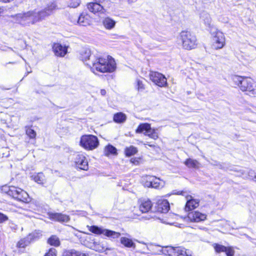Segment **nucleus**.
Returning a JSON list of instances; mask_svg holds the SVG:
<instances>
[{
	"mask_svg": "<svg viewBox=\"0 0 256 256\" xmlns=\"http://www.w3.org/2000/svg\"><path fill=\"white\" fill-rule=\"evenodd\" d=\"M49 216L51 220L59 222H66L70 220L68 216L61 213H50Z\"/></svg>",
	"mask_w": 256,
	"mask_h": 256,
	"instance_id": "13",
	"label": "nucleus"
},
{
	"mask_svg": "<svg viewBox=\"0 0 256 256\" xmlns=\"http://www.w3.org/2000/svg\"><path fill=\"white\" fill-rule=\"evenodd\" d=\"M232 79L234 83L238 85L242 92H248V94L250 95L256 94L254 80L252 78L234 76Z\"/></svg>",
	"mask_w": 256,
	"mask_h": 256,
	"instance_id": "3",
	"label": "nucleus"
},
{
	"mask_svg": "<svg viewBox=\"0 0 256 256\" xmlns=\"http://www.w3.org/2000/svg\"><path fill=\"white\" fill-rule=\"evenodd\" d=\"M120 243L124 246L127 248H134L136 246L135 244L132 240L126 237H121L120 239Z\"/></svg>",
	"mask_w": 256,
	"mask_h": 256,
	"instance_id": "22",
	"label": "nucleus"
},
{
	"mask_svg": "<svg viewBox=\"0 0 256 256\" xmlns=\"http://www.w3.org/2000/svg\"><path fill=\"white\" fill-rule=\"evenodd\" d=\"M212 47L218 50L223 48L225 44V38L224 34L220 31L216 32L212 40Z\"/></svg>",
	"mask_w": 256,
	"mask_h": 256,
	"instance_id": "10",
	"label": "nucleus"
},
{
	"mask_svg": "<svg viewBox=\"0 0 256 256\" xmlns=\"http://www.w3.org/2000/svg\"><path fill=\"white\" fill-rule=\"evenodd\" d=\"M89 230L92 233L96 234H103L112 239L118 238L120 236V232L112 230L102 229L95 226H91Z\"/></svg>",
	"mask_w": 256,
	"mask_h": 256,
	"instance_id": "8",
	"label": "nucleus"
},
{
	"mask_svg": "<svg viewBox=\"0 0 256 256\" xmlns=\"http://www.w3.org/2000/svg\"><path fill=\"white\" fill-rule=\"evenodd\" d=\"M80 54V58L92 70H96L101 72H112L116 68L115 60L111 56H108L107 59L99 58L95 61L87 62V61L90 60L91 56L90 49L84 48L81 50Z\"/></svg>",
	"mask_w": 256,
	"mask_h": 256,
	"instance_id": "1",
	"label": "nucleus"
},
{
	"mask_svg": "<svg viewBox=\"0 0 256 256\" xmlns=\"http://www.w3.org/2000/svg\"><path fill=\"white\" fill-rule=\"evenodd\" d=\"M160 252L165 255L170 256H189L184 248L181 246H166L163 248Z\"/></svg>",
	"mask_w": 256,
	"mask_h": 256,
	"instance_id": "7",
	"label": "nucleus"
},
{
	"mask_svg": "<svg viewBox=\"0 0 256 256\" xmlns=\"http://www.w3.org/2000/svg\"><path fill=\"white\" fill-rule=\"evenodd\" d=\"M103 0H98L95 2H90L88 4V8L89 10L93 13L98 12H104V10L103 7L100 5V2H102Z\"/></svg>",
	"mask_w": 256,
	"mask_h": 256,
	"instance_id": "14",
	"label": "nucleus"
},
{
	"mask_svg": "<svg viewBox=\"0 0 256 256\" xmlns=\"http://www.w3.org/2000/svg\"><path fill=\"white\" fill-rule=\"evenodd\" d=\"M56 250L54 248H51L49 250L44 256H56Z\"/></svg>",
	"mask_w": 256,
	"mask_h": 256,
	"instance_id": "40",
	"label": "nucleus"
},
{
	"mask_svg": "<svg viewBox=\"0 0 256 256\" xmlns=\"http://www.w3.org/2000/svg\"><path fill=\"white\" fill-rule=\"evenodd\" d=\"M214 248L216 252L218 253L224 252L226 250V246L218 244H214Z\"/></svg>",
	"mask_w": 256,
	"mask_h": 256,
	"instance_id": "37",
	"label": "nucleus"
},
{
	"mask_svg": "<svg viewBox=\"0 0 256 256\" xmlns=\"http://www.w3.org/2000/svg\"><path fill=\"white\" fill-rule=\"evenodd\" d=\"M136 162L138 163V161H137V160H136Z\"/></svg>",
	"mask_w": 256,
	"mask_h": 256,
	"instance_id": "49",
	"label": "nucleus"
},
{
	"mask_svg": "<svg viewBox=\"0 0 256 256\" xmlns=\"http://www.w3.org/2000/svg\"><path fill=\"white\" fill-rule=\"evenodd\" d=\"M226 250L224 252L227 256H233L234 254V250L232 247H226Z\"/></svg>",
	"mask_w": 256,
	"mask_h": 256,
	"instance_id": "39",
	"label": "nucleus"
},
{
	"mask_svg": "<svg viewBox=\"0 0 256 256\" xmlns=\"http://www.w3.org/2000/svg\"><path fill=\"white\" fill-rule=\"evenodd\" d=\"M146 136H148L150 138H153L154 140H156L158 138V134L156 131L154 129H152L150 128V132H148Z\"/></svg>",
	"mask_w": 256,
	"mask_h": 256,
	"instance_id": "36",
	"label": "nucleus"
},
{
	"mask_svg": "<svg viewBox=\"0 0 256 256\" xmlns=\"http://www.w3.org/2000/svg\"><path fill=\"white\" fill-rule=\"evenodd\" d=\"M184 164L190 168H198L200 163L196 160L188 158L185 161Z\"/></svg>",
	"mask_w": 256,
	"mask_h": 256,
	"instance_id": "29",
	"label": "nucleus"
},
{
	"mask_svg": "<svg viewBox=\"0 0 256 256\" xmlns=\"http://www.w3.org/2000/svg\"><path fill=\"white\" fill-rule=\"evenodd\" d=\"M182 194V192L180 193H178V194Z\"/></svg>",
	"mask_w": 256,
	"mask_h": 256,
	"instance_id": "48",
	"label": "nucleus"
},
{
	"mask_svg": "<svg viewBox=\"0 0 256 256\" xmlns=\"http://www.w3.org/2000/svg\"><path fill=\"white\" fill-rule=\"evenodd\" d=\"M48 244L54 246H58L60 244L59 238L56 235H52L48 239Z\"/></svg>",
	"mask_w": 256,
	"mask_h": 256,
	"instance_id": "24",
	"label": "nucleus"
},
{
	"mask_svg": "<svg viewBox=\"0 0 256 256\" xmlns=\"http://www.w3.org/2000/svg\"><path fill=\"white\" fill-rule=\"evenodd\" d=\"M102 24L106 28L110 30L114 27L116 22L114 20L108 17L103 20Z\"/></svg>",
	"mask_w": 256,
	"mask_h": 256,
	"instance_id": "23",
	"label": "nucleus"
},
{
	"mask_svg": "<svg viewBox=\"0 0 256 256\" xmlns=\"http://www.w3.org/2000/svg\"><path fill=\"white\" fill-rule=\"evenodd\" d=\"M76 22L80 26H86L90 24V16L87 14H81L78 18Z\"/></svg>",
	"mask_w": 256,
	"mask_h": 256,
	"instance_id": "21",
	"label": "nucleus"
},
{
	"mask_svg": "<svg viewBox=\"0 0 256 256\" xmlns=\"http://www.w3.org/2000/svg\"><path fill=\"white\" fill-rule=\"evenodd\" d=\"M137 152V148L134 146H130L129 148H126L125 149V154L126 155L128 156H130L132 155H134Z\"/></svg>",
	"mask_w": 256,
	"mask_h": 256,
	"instance_id": "33",
	"label": "nucleus"
},
{
	"mask_svg": "<svg viewBox=\"0 0 256 256\" xmlns=\"http://www.w3.org/2000/svg\"><path fill=\"white\" fill-rule=\"evenodd\" d=\"M150 124L148 123L140 124L136 130V133H144L146 136L150 130Z\"/></svg>",
	"mask_w": 256,
	"mask_h": 256,
	"instance_id": "20",
	"label": "nucleus"
},
{
	"mask_svg": "<svg viewBox=\"0 0 256 256\" xmlns=\"http://www.w3.org/2000/svg\"><path fill=\"white\" fill-rule=\"evenodd\" d=\"M148 144V145L149 146H152V147L154 146H153V145L148 144V142H147V144Z\"/></svg>",
	"mask_w": 256,
	"mask_h": 256,
	"instance_id": "45",
	"label": "nucleus"
},
{
	"mask_svg": "<svg viewBox=\"0 0 256 256\" xmlns=\"http://www.w3.org/2000/svg\"><path fill=\"white\" fill-rule=\"evenodd\" d=\"M152 203L150 200H144L140 202L139 209L142 213L150 212L152 208Z\"/></svg>",
	"mask_w": 256,
	"mask_h": 256,
	"instance_id": "16",
	"label": "nucleus"
},
{
	"mask_svg": "<svg viewBox=\"0 0 256 256\" xmlns=\"http://www.w3.org/2000/svg\"><path fill=\"white\" fill-rule=\"evenodd\" d=\"M44 9L38 12H28L23 14H18L15 16L16 20L18 22H27L32 24L44 19L48 16Z\"/></svg>",
	"mask_w": 256,
	"mask_h": 256,
	"instance_id": "2",
	"label": "nucleus"
},
{
	"mask_svg": "<svg viewBox=\"0 0 256 256\" xmlns=\"http://www.w3.org/2000/svg\"><path fill=\"white\" fill-rule=\"evenodd\" d=\"M106 93V90H100V94L102 96H105Z\"/></svg>",
	"mask_w": 256,
	"mask_h": 256,
	"instance_id": "42",
	"label": "nucleus"
},
{
	"mask_svg": "<svg viewBox=\"0 0 256 256\" xmlns=\"http://www.w3.org/2000/svg\"><path fill=\"white\" fill-rule=\"evenodd\" d=\"M33 180L40 184L44 183V176L42 172H40L36 175L33 176Z\"/></svg>",
	"mask_w": 256,
	"mask_h": 256,
	"instance_id": "32",
	"label": "nucleus"
},
{
	"mask_svg": "<svg viewBox=\"0 0 256 256\" xmlns=\"http://www.w3.org/2000/svg\"><path fill=\"white\" fill-rule=\"evenodd\" d=\"M137 88L138 91L142 92L145 89L144 84L140 80H136Z\"/></svg>",
	"mask_w": 256,
	"mask_h": 256,
	"instance_id": "38",
	"label": "nucleus"
},
{
	"mask_svg": "<svg viewBox=\"0 0 256 256\" xmlns=\"http://www.w3.org/2000/svg\"><path fill=\"white\" fill-rule=\"evenodd\" d=\"M57 8V6L55 2H52L48 4L47 6L44 9L46 12L48 16L53 14L54 11Z\"/></svg>",
	"mask_w": 256,
	"mask_h": 256,
	"instance_id": "31",
	"label": "nucleus"
},
{
	"mask_svg": "<svg viewBox=\"0 0 256 256\" xmlns=\"http://www.w3.org/2000/svg\"><path fill=\"white\" fill-rule=\"evenodd\" d=\"M11 0H0V2H5V3H6V2H10Z\"/></svg>",
	"mask_w": 256,
	"mask_h": 256,
	"instance_id": "43",
	"label": "nucleus"
},
{
	"mask_svg": "<svg viewBox=\"0 0 256 256\" xmlns=\"http://www.w3.org/2000/svg\"><path fill=\"white\" fill-rule=\"evenodd\" d=\"M104 155L106 156H109L110 154L116 155L117 150L115 147L112 145L108 144L106 146L104 150Z\"/></svg>",
	"mask_w": 256,
	"mask_h": 256,
	"instance_id": "27",
	"label": "nucleus"
},
{
	"mask_svg": "<svg viewBox=\"0 0 256 256\" xmlns=\"http://www.w3.org/2000/svg\"><path fill=\"white\" fill-rule=\"evenodd\" d=\"M162 186V182L160 181V179L154 176V180H152V184L151 187L157 188L160 186Z\"/></svg>",
	"mask_w": 256,
	"mask_h": 256,
	"instance_id": "34",
	"label": "nucleus"
},
{
	"mask_svg": "<svg viewBox=\"0 0 256 256\" xmlns=\"http://www.w3.org/2000/svg\"><path fill=\"white\" fill-rule=\"evenodd\" d=\"M52 49L55 54L58 56H64L67 52V48L60 44H54Z\"/></svg>",
	"mask_w": 256,
	"mask_h": 256,
	"instance_id": "18",
	"label": "nucleus"
},
{
	"mask_svg": "<svg viewBox=\"0 0 256 256\" xmlns=\"http://www.w3.org/2000/svg\"><path fill=\"white\" fill-rule=\"evenodd\" d=\"M126 119V115L122 112H118L114 116V120L116 123H123Z\"/></svg>",
	"mask_w": 256,
	"mask_h": 256,
	"instance_id": "26",
	"label": "nucleus"
},
{
	"mask_svg": "<svg viewBox=\"0 0 256 256\" xmlns=\"http://www.w3.org/2000/svg\"><path fill=\"white\" fill-rule=\"evenodd\" d=\"M137 0H128L129 2H134L136 1Z\"/></svg>",
	"mask_w": 256,
	"mask_h": 256,
	"instance_id": "44",
	"label": "nucleus"
},
{
	"mask_svg": "<svg viewBox=\"0 0 256 256\" xmlns=\"http://www.w3.org/2000/svg\"><path fill=\"white\" fill-rule=\"evenodd\" d=\"M26 135L30 138H36V132L34 130L32 129L30 127H26Z\"/></svg>",
	"mask_w": 256,
	"mask_h": 256,
	"instance_id": "35",
	"label": "nucleus"
},
{
	"mask_svg": "<svg viewBox=\"0 0 256 256\" xmlns=\"http://www.w3.org/2000/svg\"><path fill=\"white\" fill-rule=\"evenodd\" d=\"M75 164L77 168L80 170H88V162L86 158L82 154H78L75 158Z\"/></svg>",
	"mask_w": 256,
	"mask_h": 256,
	"instance_id": "11",
	"label": "nucleus"
},
{
	"mask_svg": "<svg viewBox=\"0 0 256 256\" xmlns=\"http://www.w3.org/2000/svg\"><path fill=\"white\" fill-rule=\"evenodd\" d=\"M7 216L0 212V223H3L8 220Z\"/></svg>",
	"mask_w": 256,
	"mask_h": 256,
	"instance_id": "41",
	"label": "nucleus"
},
{
	"mask_svg": "<svg viewBox=\"0 0 256 256\" xmlns=\"http://www.w3.org/2000/svg\"><path fill=\"white\" fill-rule=\"evenodd\" d=\"M34 238V235L32 234H30L26 238L18 241L17 243L16 246L18 248H24L30 243Z\"/></svg>",
	"mask_w": 256,
	"mask_h": 256,
	"instance_id": "19",
	"label": "nucleus"
},
{
	"mask_svg": "<svg viewBox=\"0 0 256 256\" xmlns=\"http://www.w3.org/2000/svg\"><path fill=\"white\" fill-rule=\"evenodd\" d=\"M130 161H131L132 162L134 163L135 164H136L135 162H132V160H130Z\"/></svg>",
	"mask_w": 256,
	"mask_h": 256,
	"instance_id": "47",
	"label": "nucleus"
},
{
	"mask_svg": "<svg viewBox=\"0 0 256 256\" xmlns=\"http://www.w3.org/2000/svg\"><path fill=\"white\" fill-rule=\"evenodd\" d=\"M154 180L152 176H145L142 178V183L144 186L147 187H151Z\"/></svg>",
	"mask_w": 256,
	"mask_h": 256,
	"instance_id": "28",
	"label": "nucleus"
},
{
	"mask_svg": "<svg viewBox=\"0 0 256 256\" xmlns=\"http://www.w3.org/2000/svg\"><path fill=\"white\" fill-rule=\"evenodd\" d=\"M9 63L10 64H14V62H10Z\"/></svg>",
	"mask_w": 256,
	"mask_h": 256,
	"instance_id": "50",
	"label": "nucleus"
},
{
	"mask_svg": "<svg viewBox=\"0 0 256 256\" xmlns=\"http://www.w3.org/2000/svg\"><path fill=\"white\" fill-rule=\"evenodd\" d=\"M170 210V204L166 200H158L157 202V210L161 213H166Z\"/></svg>",
	"mask_w": 256,
	"mask_h": 256,
	"instance_id": "15",
	"label": "nucleus"
},
{
	"mask_svg": "<svg viewBox=\"0 0 256 256\" xmlns=\"http://www.w3.org/2000/svg\"><path fill=\"white\" fill-rule=\"evenodd\" d=\"M188 217L190 222H198L204 220L206 219V216L198 212H190Z\"/></svg>",
	"mask_w": 256,
	"mask_h": 256,
	"instance_id": "12",
	"label": "nucleus"
},
{
	"mask_svg": "<svg viewBox=\"0 0 256 256\" xmlns=\"http://www.w3.org/2000/svg\"><path fill=\"white\" fill-rule=\"evenodd\" d=\"M199 200L192 198L191 196L187 197V202L185 206V210L186 211L192 210L199 205Z\"/></svg>",
	"mask_w": 256,
	"mask_h": 256,
	"instance_id": "17",
	"label": "nucleus"
},
{
	"mask_svg": "<svg viewBox=\"0 0 256 256\" xmlns=\"http://www.w3.org/2000/svg\"><path fill=\"white\" fill-rule=\"evenodd\" d=\"M99 144L96 136L93 135H86L81 137L80 144L85 149L92 150L98 147Z\"/></svg>",
	"mask_w": 256,
	"mask_h": 256,
	"instance_id": "6",
	"label": "nucleus"
},
{
	"mask_svg": "<svg viewBox=\"0 0 256 256\" xmlns=\"http://www.w3.org/2000/svg\"><path fill=\"white\" fill-rule=\"evenodd\" d=\"M64 256H88V254L81 252H77L74 250H71L65 252L64 254Z\"/></svg>",
	"mask_w": 256,
	"mask_h": 256,
	"instance_id": "30",
	"label": "nucleus"
},
{
	"mask_svg": "<svg viewBox=\"0 0 256 256\" xmlns=\"http://www.w3.org/2000/svg\"><path fill=\"white\" fill-rule=\"evenodd\" d=\"M200 18L204 22L206 26H210L212 20L210 14L208 12H202L200 16Z\"/></svg>",
	"mask_w": 256,
	"mask_h": 256,
	"instance_id": "25",
	"label": "nucleus"
},
{
	"mask_svg": "<svg viewBox=\"0 0 256 256\" xmlns=\"http://www.w3.org/2000/svg\"><path fill=\"white\" fill-rule=\"evenodd\" d=\"M150 80L157 86L162 87L167 84L166 77L160 73L156 72H151L150 74Z\"/></svg>",
	"mask_w": 256,
	"mask_h": 256,
	"instance_id": "9",
	"label": "nucleus"
},
{
	"mask_svg": "<svg viewBox=\"0 0 256 256\" xmlns=\"http://www.w3.org/2000/svg\"><path fill=\"white\" fill-rule=\"evenodd\" d=\"M180 39L182 47L188 50L194 48L196 45V39L194 34L188 31H182L180 34Z\"/></svg>",
	"mask_w": 256,
	"mask_h": 256,
	"instance_id": "5",
	"label": "nucleus"
},
{
	"mask_svg": "<svg viewBox=\"0 0 256 256\" xmlns=\"http://www.w3.org/2000/svg\"><path fill=\"white\" fill-rule=\"evenodd\" d=\"M3 191L18 201L24 202L29 201V196L28 193L20 188L14 186H5L3 188Z\"/></svg>",
	"mask_w": 256,
	"mask_h": 256,
	"instance_id": "4",
	"label": "nucleus"
},
{
	"mask_svg": "<svg viewBox=\"0 0 256 256\" xmlns=\"http://www.w3.org/2000/svg\"><path fill=\"white\" fill-rule=\"evenodd\" d=\"M78 5H79V4H77L76 5V6H74V7H76V6H78Z\"/></svg>",
	"mask_w": 256,
	"mask_h": 256,
	"instance_id": "46",
	"label": "nucleus"
}]
</instances>
